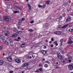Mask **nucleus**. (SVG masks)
Masks as SVG:
<instances>
[{"mask_svg": "<svg viewBox=\"0 0 73 73\" xmlns=\"http://www.w3.org/2000/svg\"><path fill=\"white\" fill-rule=\"evenodd\" d=\"M33 47H34V46H35V47H37L38 46H36V45H35V46H33Z\"/></svg>", "mask_w": 73, "mask_h": 73, "instance_id": "6e6d98bb", "label": "nucleus"}, {"mask_svg": "<svg viewBox=\"0 0 73 73\" xmlns=\"http://www.w3.org/2000/svg\"><path fill=\"white\" fill-rule=\"evenodd\" d=\"M52 42V41H50V42H49V43H50V44H51Z\"/></svg>", "mask_w": 73, "mask_h": 73, "instance_id": "0e129e2a", "label": "nucleus"}, {"mask_svg": "<svg viewBox=\"0 0 73 73\" xmlns=\"http://www.w3.org/2000/svg\"><path fill=\"white\" fill-rule=\"evenodd\" d=\"M69 32H72V29H69Z\"/></svg>", "mask_w": 73, "mask_h": 73, "instance_id": "473e14b6", "label": "nucleus"}, {"mask_svg": "<svg viewBox=\"0 0 73 73\" xmlns=\"http://www.w3.org/2000/svg\"><path fill=\"white\" fill-rule=\"evenodd\" d=\"M45 7V5H43V8H44Z\"/></svg>", "mask_w": 73, "mask_h": 73, "instance_id": "864d4df0", "label": "nucleus"}, {"mask_svg": "<svg viewBox=\"0 0 73 73\" xmlns=\"http://www.w3.org/2000/svg\"><path fill=\"white\" fill-rule=\"evenodd\" d=\"M59 49L60 50H62V47H60Z\"/></svg>", "mask_w": 73, "mask_h": 73, "instance_id": "37998d69", "label": "nucleus"}, {"mask_svg": "<svg viewBox=\"0 0 73 73\" xmlns=\"http://www.w3.org/2000/svg\"><path fill=\"white\" fill-rule=\"evenodd\" d=\"M27 59H29V56H28L27 57Z\"/></svg>", "mask_w": 73, "mask_h": 73, "instance_id": "09e8293b", "label": "nucleus"}, {"mask_svg": "<svg viewBox=\"0 0 73 73\" xmlns=\"http://www.w3.org/2000/svg\"><path fill=\"white\" fill-rule=\"evenodd\" d=\"M34 21H32L31 22V24H32V23H33Z\"/></svg>", "mask_w": 73, "mask_h": 73, "instance_id": "5fc2aeb1", "label": "nucleus"}, {"mask_svg": "<svg viewBox=\"0 0 73 73\" xmlns=\"http://www.w3.org/2000/svg\"><path fill=\"white\" fill-rule=\"evenodd\" d=\"M7 5H9V6H10V5H11V6H12V4H11V2H8L7 3Z\"/></svg>", "mask_w": 73, "mask_h": 73, "instance_id": "6ab92c4d", "label": "nucleus"}, {"mask_svg": "<svg viewBox=\"0 0 73 73\" xmlns=\"http://www.w3.org/2000/svg\"><path fill=\"white\" fill-rule=\"evenodd\" d=\"M68 68L70 70H73V63H72L68 66Z\"/></svg>", "mask_w": 73, "mask_h": 73, "instance_id": "f03ea898", "label": "nucleus"}, {"mask_svg": "<svg viewBox=\"0 0 73 73\" xmlns=\"http://www.w3.org/2000/svg\"><path fill=\"white\" fill-rule=\"evenodd\" d=\"M21 46V47H23V46H24V45H23V44H22Z\"/></svg>", "mask_w": 73, "mask_h": 73, "instance_id": "13d9d810", "label": "nucleus"}, {"mask_svg": "<svg viewBox=\"0 0 73 73\" xmlns=\"http://www.w3.org/2000/svg\"><path fill=\"white\" fill-rule=\"evenodd\" d=\"M17 29H15V32L17 33Z\"/></svg>", "mask_w": 73, "mask_h": 73, "instance_id": "8fccbe9b", "label": "nucleus"}, {"mask_svg": "<svg viewBox=\"0 0 73 73\" xmlns=\"http://www.w3.org/2000/svg\"><path fill=\"white\" fill-rule=\"evenodd\" d=\"M14 5L15 6V7H18V4L14 3Z\"/></svg>", "mask_w": 73, "mask_h": 73, "instance_id": "5701e85b", "label": "nucleus"}, {"mask_svg": "<svg viewBox=\"0 0 73 73\" xmlns=\"http://www.w3.org/2000/svg\"><path fill=\"white\" fill-rule=\"evenodd\" d=\"M13 71H9V72L10 73H13Z\"/></svg>", "mask_w": 73, "mask_h": 73, "instance_id": "79ce46f5", "label": "nucleus"}, {"mask_svg": "<svg viewBox=\"0 0 73 73\" xmlns=\"http://www.w3.org/2000/svg\"><path fill=\"white\" fill-rule=\"evenodd\" d=\"M12 55V53L11 52H10L9 53L8 56H11Z\"/></svg>", "mask_w": 73, "mask_h": 73, "instance_id": "cd10ccee", "label": "nucleus"}, {"mask_svg": "<svg viewBox=\"0 0 73 73\" xmlns=\"http://www.w3.org/2000/svg\"><path fill=\"white\" fill-rule=\"evenodd\" d=\"M3 63H4V62H3V60L0 61V65H3Z\"/></svg>", "mask_w": 73, "mask_h": 73, "instance_id": "f3484780", "label": "nucleus"}, {"mask_svg": "<svg viewBox=\"0 0 73 73\" xmlns=\"http://www.w3.org/2000/svg\"><path fill=\"white\" fill-rule=\"evenodd\" d=\"M18 29H20V26H18Z\"/></svg>", "mask_w": 73, "mask_h": 73, "instance_id": "338daca9", "label": "nucleus"}, {"mask_svg": "<svg viewBox=\"0 0 73 73\" xmlns=\"http://www.w3.org/2000/svg\"><path fill=\"white\" fill-rule=\"evenodd\" d=\"M62 32L61 31H56L55 32V35H60L61 34Z\"/></svg>", "mask_w": 73, "mask_h": 73, "instance_id": "7ed1b4c3", "label": "nucleus"}, {"mask_svg": "<svg viewBox=\"0 0 73 73\" xmlns=\"http://www.w3.org/2000/svg\"><path fill=\"white\" fill-rule=\"evenodd\" d=\"M52 41H54V39H53V38H52Z\"/></svg>", "mask_w": 73, "mask_h": 73, "instance_id": "680f3d73", "label": "nucleus"}, {"mask_svg": "<svg viewBox=\"0 0 73 73\" xmlns=\"http://www.w3.org/2000/svg\"><path fill=\"white\" fill-rule=\"evenodd\" d=\"M68 26V24L62 27L63 28H66Z\"/></svg>", "mask_w": 73, "mask_h": 73, "instance_id": "dca6fc26", "label": "nucleus"}, {"mask_svg": "<svg viewBox=\"0 0 73 73\" xmlns=\"http://www.w3.org/2000/svg\"><path fill=\"white\" fill-rule=\"evenodd\" d=\"M7 60H8V61H10V62H11V61H12V58L11 57H7Z\"/></svg>", "mask_w": 73, "mask_h": 73, "instance_id": "423d86ee", "label": "nucleus"}, {"mask_svg": "<svg viewBox=\"0 0 73 73\" xmlns=\"http://www.w3.org/2000/svg\"><path fill=\"white\" fill-rule=\"evenodd\" d=\"M45 26H46V27H48V26H49V25L48 24L46 23L45 24Z\"/></svg>", "mask_w": 73, "mask_h": 73, "instance_id": "b1692460", "label": "nucleus"}, {"mask_svg": "<svg viewBox=\"0 0 73 73\" xmlns=\"http://www.w3.org/2000/svg\"><path fill=\"white\" fill-rule=\"evenodd\" d=\"M41 52L43 54H46L47 53V51H46L42 50L41 51Z\"/></svg>", "mask_w": 73, "mask_h": 73, "instance_id": "39448f33", "label": "nucleus"}, {"mask_svg": "<svg viewBox=\"0 0 73 73\" xmlns=\"http://www.w3.org/2000/svg\"><path fill=\"white\" fill-rule=\"evenodd\" d=\"M9 44L11 46H13V42H11L9 43Z\"/></svg>", "mask_w": 73, "mask_h": 73, "instance_id": "a211bd4d", "label": "nucleus"}, {"mask_svg": "<svg viewBox=\"0 0 73 73\" xmlns=\"http://www.w3.org/2000/svg\"><path fill=\"white\" fill-rule=\"evenodd\" d=\"M22 21H24V20H25V19L24 18H23L22 19Z\"/></svg>", "mask_w": 73, "mask_h": 73, "instance_id": "a19ab883", "label": "nucleus"}, {"mask_svg": "<svg viewBox=\"0 0 73 73\" xmlns=\"http://www.w3.org/2000/svg\"><path fill=\"white\" fill-rule=\"evenodd\" d=\"M62 17H59V18H58L59 20H62Z\"/></svg>", "mask_w": 73, "mask_h": 73, "instance_id": "c756f323", "label": "nucleus"}, {"mask_svg": "<svg viewBox=\"0 0 73 73\" xmlns=\"http://www.w3.org/2000/svg\"><path fill=\"white\" fill-rule=\"evenodd\" d=\"M29 31H30V32H33L34 31L33 30H32V29H30L29 30Z\"/></svg>", "mask_w": 73, "mask_h": 73, "instance_id": "c85d7f7f", "label": "nucleus"}, {"mask_svg": "<svg viewBox=\"0 0 73 73\" xmlns=\"http://www.w3.org/2000/svg\"><path fill=\"white\" fill-rule=\"evenodd\" d=\"M50 3V1H47L45 2V4H47V5H48Z\"/></svg>", "mask_w": 73, "mask_h": 73, "instance_id": "4468645a", "label": "nucleus"}, {"mask_svg": "<svg viewBox=\"0 0 73 73\" xmlns=\"http://www.w3.org/2000/svg\"><path fill=\"white\" fill-rule=\"evenodd\" d=\"M66 61V59H64L62 60L61 61V62L62 63H64V62H65Z\"/></svg>", "mask_w": 73, "mask_h": 73, "instance_id": "f8f14e48", "label": "nucleus"}, {"mask_svg": "<svg viewBox=\"0 0 73 73\" xmlns=\"http://www.w3.org/2000/svg\"><path fill=\"white\" fill-rule=\"evenodd\" d=\"M17 38H18V40H21V38H20V37H18Z\"/></svg>", "mask_w": 73, "mask_h": 73, "instance_id": "a18cd8bd", "label": "nucleus"}, {"mask_svg": "<svg viewBox=\"0 0 73 73\" xmlns=\"http://www.w3.org/2000/svg\"><path fill=\"white\" fill-rule=\"evenodd\" d=\"M7 33L8 35H9V33H9V31H7Z\"/></svg>", "mask_w": 73, "mask_h": 73, "instance_id": "3c124183", "label": "nucleus"}, {"mask_svg": "<svg viewBox=\"0 0 73 73\" xmlns=\"http://www.w3.org/2000/svg\"><path fill=\"white\" fill-rule=\"evenodd\" d=\"M29 65V63H25L23 64V66L24 67H25V66H28Z\"/></svg>", "mask_w": 73, "mask_h": 73, "instance_id": "9b49d317", "label": "nucleus"}, {"mask_svg": "<svg viewBox=\"0 0 73 73\" xmlns=\"http://www.w3.org/2000/svg\"><path fill=\"white\" fill-rule=\"evenodd\" d=\"M55 44H56V46H57L58 45V44L57 43V42H55Z\"/></svg>", "mask_w": 73, "mask_h": 73, "instance_id": "4d7b16f0", "label": "nucleus"}, {"mask_svg": "<svg viewBox=\"0 0 73 73\" xmlns=\"http://www.w3.org/2000/svg\"><path fill=\"white\" fill-rule=\"evenodd\" d=\"M4 29L6 31H7V30H8V27H5L4 28Z\"/></svg>", "mask_w": 73, "mask_h": 73, "instance_id": "4be33fe9", "label": "nucleus"}, {"mask_svg": "<svg viewBox=\"0 0 73 73\" xmlns=\"http://www.w3.org/2000/svg\"><path fill=\"white\" fill-rule=\"evenodd\" d=\"M4 11H5L6 12H7L8 11V10L7 9H5Z\"/></svg>", "mask_w": 73, "mask_h": 73, "instance_id": "052dcab7", "label": "nucleus"}, {"mask_svg": "<svg viewBox=\"0 0 73 73\" xmlns=\"http://www.w3.org/2000/svg\"><path fill=\"white\" fill-rule=\"evenodd\" d=\"M42 66V64H40L39 65V66L40 67V66Z\"/></svg>", "mask_w": 73, "mask_h": 73, "instance_id": "de8ad7c7", "label": "nucleus"}, {"mask_svg": "<svg viewBox=\"0 0 73 73\" xmlns=\"http://www.w3.org/2000/svg\"><path fill=\"white\" fill-rule=\"evenodd\" d=\"M71 20V17H68L66 20V22H68V21H70V20Z\"/></svg>", "mask_w": 73, "mask_h": 73, "instance_id": "1a4fd4ad", "label": "nucleus"}, {"mask_svg": "<svg viewBox=\"0 0 73 73\" xmlns=\"http://www.w3.org/2000/svg\"><path fill=\"white\" fill-rule=\"evenodd\" d=\"M5 42V44H6V45H8L9 44V42H8L6 41V40H5V42Z\"/></svg>", "mask_w": 73, "mask_h": 73, "instance_id": "412c9836", "label": "nucleus"}, {"mask_svg": "<svg viewBox=\"0 0 73 73\" xmlns=\"http://www.w3.org/2000/svg\"><path fill=\"white\" fill-rule=\"evenodd\" d=\"M13 13H18L19 12L18 11H13Z\"/></svg>", "mask_w": 73, "mask_h": 73, "instance_id": "aec40b11", "label": "nucleus"}, {"mask_svg": "<svg viewBox=\"0 0 73 73\" xmlns=\"http://www.w3.org/2000/svg\"><path fill=\"white\" fill-rule=\"evenodd\" d=\"M28 7H29V8H31V6L29 4H28Z\"/></svg>", "mask_w": 73, "mask_h": 73, "instance_id": "c9c22d12", "label": "nucleus"}, {"mask_svg": "<svg viewBox=\"0 0 73 73\" xmlns=\"http://www.w3.org/2000/svg\"><path fill=\"white\" fill-rule=\"evenodd\" d=\"M39 70H40V71H42V69L40 68L39 69Z\"/></svg>", "mask_w": 73, "mask_h": 73, "instance_id": "bf43d9fd", "label": "nucleus"}, {"mask_svg": "<svg viewBox=\"0 0 73 73\" xmlns=\"http://www.w3.org/2000/svg\"><path fill=\"white\" fill-rule=\"evenodd\" d=\"M29 59H32V57H31V56H29Z\"/></svg>", "mask_w": 73, "mask_h": 73, "instance_id": "e2e57ef3", "label": "nucleus"}, {"mask_svg": "<svg viewBox=\"0 0 73 73\" xmlns=\"http://www.w3.org/2000/svg\"><path fill=\"white\" fill-rule=\"evenodd\" d=\"M3 48V46H0V50L2 49Z\"/></svg>", "mask_w": 73, "mask_h": 73, "instance_id": "58836bf2", "label": "nucleus"}, {"mask_svg": "<svg viewBox=\"0 0 73 73\" xmlns=\"http://www.w3.org/2000/svg\"><path fill=\"white\" fill-rule=\"evenodd\" d=\"M15 61L16 62H17V63H18V64H19L21 62V60L19 59H15Z\"/></svg>", "mask_w": 73, "mask_h": 73, "instance_id": "20e7f679", "label": "nucleus"}, {"mask_svg": "<svg viewBox=\"0 0 73 73\" xmlns=\"http://www.w3.org/2000/svg\"><path fill=\"white\" fill-rule=\"evenodd\" d=\"M38 7L39 8H42V6L40 4H39L38 5Z\"/></svg>", "mask_w": 73, "mask_h": 73, "instance_id": "a878e982", "label": "nucleus"}, {"mask_svg": "<svg viewBox=\"0 0 73 73\" xmlns=\"http://www.w3.org/2000/svg\"><path fill=\"white\" fill-rule=\"evenodd\" d=\"M46 63H48V64L49 63V61H46Z\"/></svg>", "mask_w": 73, "mask_h": 73, "instance_id": "603ef678", "label": "nucleus"}, {"mask_svg": "<svg viewBox=\"0 0 73 73\" xmlns=\"http://www.w3.org/2000/svg\"><path fill=\"white\" fill-rule=\"evenodd\" d=\"M31 7H29V12H31Z\"/></svg>", "mask_w": 73, "mask_h": 73, "instance_id": "ea45409f", "label": "nucleus"}, {"mask_svg": "<svg viewBox=\"0 0 73 73\" xmlns=\"http://www.w3.org/2000/svg\"><path fill=\"white\" fill-rule=\"evenodd\" d=\"M16 36H17V35L16 34H14L12 36H13V37H16Z\"/></svg>", "mask_w": 73, "mask_h": 73, "instance_id": "2f4dec72", "label": "nucleus"}, {"mask_svg": "<svg viewBox=\"0 0 73 73\" xmlns=\"http://www.w3.org/2000/svg\"><path fill=\"white\" fill-rule=\"evenodd\" d=\"M22 33V31H19L17 33V35L19 36L20 35H21V34Z\"/></svg>", "mask_w": 73, "mask_h": 73, "instance_id": "ddd939ff", "label": "nucleus"}, {"mask_svg": "<svg viewBox=\"0 0 73 73\" xmlns=\"http://www.w3.org/2000/svg\"><path fill=\"white\" fill-rule=\"evenodd\" d=\"M5 36H8V35L7 33H5Z\"/></svg>", "mask_w": 73, "mask_h": 73, "instance_id": "f704fd0d", "label": "nucleus"}, {"mask_svg": "<svg viewBox=\"0 0 73 73\" xmlns=\"http://www.w3.org/2000/svg\"><path fill=\"white\" fill-rule=\"evenodd\" d=\"M44 67L45 68H47V67H48V65H47V64H45L44 65Z\"/></svg>", "mask_w": 73, "mask_h": 73, "instance_id": "72a5a7b5", "label": "nucleus"}, {"mask_svg": "<svg viewBox=\"0 0 73 73\" xmlns=\"http://www.w3.org/2000/svg\"><path fill=\"white\" fill-rule=\"evenodd\" d=\"M58 58H59V59H60V60H61L62 59V55H61L60 56L58 57Z\"/></svg>", "mask_w": 73, "mask_h": 73, "instance_id": "2eb2a0df", "label": "nucleus"}, {"mask_svg": "<svg viewBox=\"0 0 73 73\" xmlns=\"http://www.w3.org/2000/svg\"><path fill=\"white\" fill-rule=\"evenodd\" d=\"M7 9H9V7L8 6H7Z\"/></svg>", "mask_w": 73, "mask_h": 73, "instance_id": "69168bd1", "label": "nucleus"}, {"mask_svg": "<svg viewBox=\"0 0 73 73\" xmlns=\"http://www.w3.org/2000/svg\"><path fill=\"white\" fill-rule=\"evenodd\" d=\"M63 40H64V39H62L60 40V42H61V43H62V42L63 41Z\"/></svg>", "mask_w": 73, "mask_h": 73, "instance_id": "7c9ffc66", "label": "nucleus"}, {"mask_svg": "<svg viewBox=\"0 0 73 73\" xmlns=\"http://www.w3.org/2000/svg\"><path fill=\"white\" fill-rule=\"evenodd\" d=\"M0 38L3 41V42H5V40L4 39V36L3 35H1L0 36Z\"/></svg>", "mask_w": 73, "mask_h": 73, "instance_id": "0eeeda50", "label": "nucleus"}, {"mask_svg": "<svg viewBox=\"0 0 73 73\" xmlns=\"http://www.w3.org/2000/svg\"><path fill=\"white\" fill-rule=\"evenodd\" d=\"M49 33V32L48 31H46L44 32V34L46 35H48Z\"/></svg>", "mask_w": 73, "mask_h": 73, "instance_id": "bb28decb", "label": "nucleus"}, {"mask_svg": "<svg viewBox=\"0 0 73 73\" xmlns=\"http://www.w3.org/2000/svg\"><path fill=\"white\" fill-rule=\"evenodd\" d=\"M50 46H51V47H53V45H50Z\"/></svg>", "mask_w": 73, "mask_h": 73, "instance_id": "774afa93", "label": "nucleus"}, {"mask_svg": "<svg viewBox=\"0 0 73 73\" xmlns=\"http://www.w3.org/2000/svg\"><path fill=\"white\" fill-rule=\"evenodd\" d=\"M72 57H69L68 58V61L70 62H71L72 61Z\"/></svg>", "mask_w": 73, "mask_h": 73, "instance_id": "6e6552de", "label": "nucleus"}, {"mask_svg": "<svg viewBox=\"0 0 73 73\" xmlns=\"http://www.w3.org/2000/svg\"><path fill=\"white\" fill-rule=\"evenodd\" d=\"M18 25H21V23H20V22H19L18 23Z\"/></svg>", "mask_w": 73, "mask_h": 73, "instance_id": "e433bc0d", "label": "nucleus"}, {"mask_svg": "<svg viewBox=\"0 0 73 73\" xmlns=\"http://www.w3.org/2000/svg\"><path fill=\"white\" fill-rule=\"evenodd\" d=\"M0 21H3V19L0 18Z\"/></svg>", "mask_w": 73, "mask_h": 73, "instance_id": "4c0bfd02", "label": "nucleus"}, {"mask_svg": "<svg viewBox=\"0 0 73 73\" xmlns=\"http://www.w3.org/2000/svg\"><path fill=\"white\" fill-rule=\"evenodd\" d=\"M11 18L9 17H5V21L6 22L8 23L11 20Z\"/></svg>", "mask_w": 73, "mask_h": 73, "instance_id": "f257e3e1", "label": "nucleus"}, {"mask_svg": "<svg viewBox=\"0 0 73 73\" xmlns=\"http://www.w3.org/2000/svg\"><path fill=\"white\" fill-rule=\"evenodd\" d=\"M73 41L72 40H69L68 42V44H73Z\"/></svg>", "mask_w": 73, "mask_h": 73, "instance_id": "9d476101", "label": "nucleus"}, {"mask_svg": "<svg viewBox=\"0 0 73 73\" xmlns=\"http://www.w3.org/2000/svg\"><path fill=\"white\" fill-rule=\"evenodd\" d=\"M58 28H61V25H59L58 27Z\"/></svg>", "mask_w": 73, "mask_h": 73, "instance_id": "c03bdc74", "label": "nucleus"}, {"mask_svg": "<svg viewBox=\"0 0 73 73\" xmlns=\"http://www.w3.org/2000/svg\"><path fill=\"white\" fill-rule=\"evenodd\" d=\"M19 23H22V20H19Z\"/></svg>", "mask_w": 73, "mask_h": 73, "instance_id": "49530a36", "label": "nucleus"}, {"mask_svg": "<svg viewBox=\"0 0 73 73\" xmlns=\"http://www.w3.org/2000/svg\"><path fill=\"white\" fill-rule=\"evenodd\" d=\"M57 54L58 57H59L61 55L60 53H57Z\"/></svg>", "mask_w": 73, "mask_h": 73, "instance_id": "393cba45", "label": "nucleus"}]
</instances>
